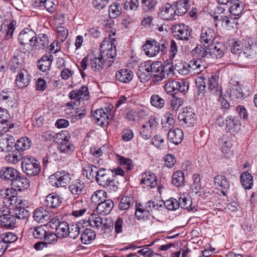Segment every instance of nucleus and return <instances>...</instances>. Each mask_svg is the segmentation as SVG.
<instances>
[{
    "mask_svg": "<svg viewBox=\"0 0 257 257\" xmlns=\"http://www.w3.org/2000/svg\"><path fill=\"white\" fill-rule=\"evenodd\" d=\"M135 215L139 220L144 219L145 218H147V212L145 206H144L140 203H136Z\"/></svg>",
    "mask_w": 257,
    "mask_h": 257,
    "instance_id": "nucleus-59",
    "label": "nucleus"
},
{
    "mask_svg": "<svg viewBox=\"0 0 257 257\" xmlns=\"http://www.w3.org/2000/svg\"><path fill=\"white\" fill-rule=\"evenodd\" d=\"M12 185L19 191H22L27 189L30 186L29 180L25 176H21V173L16 177Z\"/></svg>",
    "mask_w": 257,
    "mask_h": 257,
    "instance_id": "nucleus-27",
    "label": "nucleus"
},
{
    "mask_svg": "<svg viewBox=\"0 0 257 257\" xmlns=\"http://www.w3.org/2000/svg\"><path fill=\"white\" fill-rule=\"evenodd\" d=\"M167 138L171 143L178 145L182 142L184 134L183 131L179 128L170 129L168 133Z\"/></svg>",
    "mask_w": 257,
    "mask_h": 257,
    "instance_id": "nucleus-25",
    "label": "nucleus"
},
{
    "mask_svg": "<svg viewBox=\"0 0 257 257\" xmlns=\"http://www.w3.org/2000/svg\"><path fill=\"white\" fill-rule=\"evenodd\" d=\"M215 185L220 186L221 189V193L225 196L230 186L229 182L223 175H217L214 179Z\"/></svg>",
    "mask_w": 257,
    "mask_h": 257,
    "instance_id": "nucleus-29",
    "label": "nucleus"
},
{
    "mask_svg": "<svg viewBox=\"0 0 257 257\" xmlns=\"http://www.w3.org/2000/svg\"><path fill=\"white\" fill-rule=\"evenodd\" d=\"M164 89L168 94H172L176 90L185 93L188 91L189 83L186 79H180L179 81L173 80L165 84Z\"/></svg>",
    "mask_w": 257,
    "mask_h": 257,
    "instance_id": "nucleus-9",
    "label": "nucleus"
},
{
    "mask_svg": "<svg viewBox=\"0 0 257 257\" xmlns=\"http://www.w3.org/2000/svg\"><path fill=\"white\" fill-rule=\"evenodd\" d=\"M108 36V38H105L101 43L100 54L97 56L93 54L90 58V66L96 73H100L103 70L104 57H106V60L113 59L116 55V47L114 44V39L110 38V34H109Z\"/></svg>",
    "mask_w": 257,
    "mask_h": 257,
    "instance_id": "nucleus-1",
    "label": "nucleus"
},
{
    "mask_svg": "<svg viewBox=\"0 0 257 257\" xmlns=\"http://www.w3.org/2000/svg\"><path fill=\"white\" fill-rule=\"evenodd\" d=\"M23 172L29 176H35L41 172L40 163L33 157H25L21 163Z\"/></svg>",
    "mask_w": 257,
    "mask_h": 257,
    "instance_id": "nucleus-5",
    "label": "nucleus"
},
{
    "mask_svg": "<svg viewBox=\"0 0 257 257\" xmlns=\"http://www.w3.org/2000/svg\"><path fill=\"white\" fill-rule=\"evenodd\" d=\"M208 57L221 58L224 55V47L220 44L214 43L207 46Z\"/></svg>",
    "mask_w": 257,
    "mask_h": 257,
    "instance_id": "nucleus-19",
    "label": "nucleus"
},
{
    "mask_svg": "<svg viewBox=\"0 0 257 257\" xmlns=\"http://www.w3.org/2000/svg\"><path fill=\"white\" fill-rule=\"evenodd\" d=\"M184 100L182 98L176 96L173 94L170 100V108L173 110H177L183 104Z\"/></svg>",
    "mask_w": 257,
    "mask_h": 257,
    "instance_id": "nucleus-62",
    "label": "nucleus"
},
{
    "mask_svg": "<svg viewBox=\"0 0 257 257\" xmlns=\"http://www.w3.org/2000/svg\"><path fill=\"white\" fill-rule=\"evenodd\" d=\"M133 72L128 69H121L119 70L116 72L115 75L116 80L124 83L130 82L133 79Z\"/></svg>",
    "mask_w": 257,
    "mask_h": 257,
    "instance_id": "nucleus-24",
    "label": "nucleus"
},
{
    "mask_svg": "<svg viewBox=\"0 0 257 257\" xmlns=\"http://www.w3.org/2000/svg\"><path fill=\"white\" fill-rule=\"evenodd\" d=\"M122 8L118 1L114 3L110 6L109 13L111 18H116L121 13Z\"/></svg>",
    "mask_w": 257,
    "mask_h": 257,
    "instance_id": "nucleus-52",
    "label": "nucleus"
},
{
    "mask_svg": "<svg viewBox=\"0 0 257 257\" xmlns=\"http://www.w3.org/2000/svg\"><path fill=\"white\" fill-rule=\"evenodd\" d=\"M81 232L80 239L83 244H90L95 238V232L91 229L85 228L84 226V229H82Z\"/></svg>",
    "mask_w": 257,
    "mask_h": 257,
    "instance_id": "nucleus-31",
    "label": "nucleus"
},
{
    "mask_svg": "<svg viewBox=\"0 0 257 257\" xmlns=\"http://www.w3.org/2000/svg\"><path fill=\"white\" fill-rule=\"evenodd\" d=\"M168 42L164 38L157 41L154 39L147 40L144 45V50L146 54L149 57H154L156 56L159 52L162 54H165L167 52Z\"/></svg>",
    "mask_w": 257,
    "mask_h": 257,
    "instance_id": "nucleus-3",
    "label": "nucleus"
},
{
    "mask_svg": "<svg viewBox=\"0 0 257 257\" xmlns=\"http://www.w3.org/2000/svg\"><path fill=\"white\" fill-rule=\"evenodd\" d=\"M98 170L97 167L92 164L86 163L83 167V175L91 180L96 178Z\"/></svg>",
    "mask_w": 257,
    "mask_h": 257,
    "instance_id": "nucleus-34",
    "label": "nucleus"
},
{
    "mask_svg": "<svg viewBox=\"0 0 257 257\" xmlns=\"http://www.w3.org/2000/svg\"><path fill=\"white\" fill-rule=\"evenodd\" d=\"M179 207L188 210L189 211L192 210L194 207L192 206V199L188 195H182L179 199Z\"/></svg>",
    "mask_w": 257,
    "mask_h": 257,
    "instance_id": "nucleus-43",
    "label": "nucleus"
},
{
    "mask_svg": "<svg viewBox=\"0 0 257 257\" xmlns=\"http://www.w3.org/2000/svg\"><path fill=\"white\" fill-rule=\"evenodd\" d=\"M31 145V142L29 138L24 137L20 138L15 144V146L17 151L19 152H23L28 149Z\"/></svg>",
    "mask_w": 257,
    "mask_h": 257,
    "instance_id": "nucleus-45",
    "label": "nucleus"
},
{
    "mask_svg": "<svg viewBox=\"0 0 257 257\" xmlns=\"http://www.w3.org/2000/svg\"><path fill=\"white\" fill-rule=\"evenodd\" d=\"M146 66H149V70L151 73H154L153 75V81L155 83L159 82L164 78L163 73V66L161 61H156L152 62L151 61L145 62Z\"/></svg>",
    "mask_w": 257,
    "mask_h": 257,
    "instance_id": "nucleus-11",
    "label": "nucleus"
},
{
    "mask_svg": "<svg viewBox=\"0 0 257 257\" xmlns=\"http://www.w3.org/2000/svg\"><path fill=\"white\" fill-rule=\"evenodd\" d=\"M33 218L38 222L44 223L50 219V215L43 208L40 207L36 209L34 212Z\"/></svg>",
    "mask_w": 257,
    "mask_h": 257,
    "instance_id": "nucleus-33",
    "label": "nucleus"
},
{
    "mask_svg": "<svg viewBox=\"0 0 257 257\" xmlns=\"http://www.w3.org/2000/svg\"><path fill=\"white\" fill-rule=\"evenodd\" d=\"M114 177L113 170L101 168L97 172L96 181L100 186L115 192L118 189V183L114 181Z\"/></svg>",
    "mask_w": 257,
    "mask_h": 257,
    "instance_id": "nucleus-2",
    "label": "nucleus"
},
{
    "mask_svg": "<svg viewBox=\"0 0 257 257\" xmlns=\"http://www.w3.org/2000/svg\"><path fill=\"white\" fill-rule=\"evenodd\" d=\"M70 138L69 133L66 131L56 134V142L60 144L58 148L61 153L70 154L74 151L75 147L69 142Z\"/></svg>",
    "mask_w": 257,
    "mask_h": 257,
    "instance_id": "nucleus-6",
    "label": "nucleus"
},
{
    "mask_svg": "<svg viewBox=\"0 0 257 257\" xmlns=\"http://www.w3.org/2000/svg\"><path fill=\"white\" fill-rule=\"evenodd\" d=\"M16 22L14 20H6L4 23V27H6V35L5 36V39L6 40L11 38L13 35V33L16 29Z\"/></svg>",
    "mask_w": 257,
    "mask_h": 257,
    "instance_id": "nucleus-42",
    "label": "nucleus"
},
{
    "mask_svg": "<svg viewBox=\"0 0 257 257\" xmlns=\"http://www.w3.org/2000/svg\"><path fill=\"white\" fill-rule=\"evenodd\" d=\"M141 183L145 188L149 189L154 188L158 185L157 177L154 173H145L142 174Z\"/></svg>",
    "mask_w": 257,
    "mask_h": 257,
    "instance_id": "nucleus-17",
    "label": "nucleus"
},
{
    "mask_svg": "<svg viewBox=\"0 0 257 257\" xmlns=\"http://www.w3.org/2000/svg\"><path fill=\"white\" fill-rule=\"evenodd\" d=\"M158 15L163 20H172L176 15L175 6L169 3L163 5Z\"/></svg>",
    "mask_w": 257,
    "mask_h": 257,
    "instance_id": "nucleus-18",
    "label": "nucleus"
},
{
    "mask_svg": "<svg viewBox=\"0 0 257 257\" xmlns=\"http://www.w3.org/2000/svg\"><path fill=\"white\" fill-rule=\"evenodd\" d=\"M68 236L73 239H75L84 229V226L80 222L72 223L69 225Z\"/></svg>",
    "mask_w": 257,
    "mask_h": 257,
    "instance_id": "nucleus-41",
    "label": "nucleus"
},
{
    "mask_svg": "<svg viewBox=\"0 0 257 257\" xmlns=\"http://www.w3.org/2000/svg\"><path fill=\"white\" fill-rule=\"evenodd\" d=\"M208 87L210 91L218 98L222 96L221 86L218 84V77L211 75L208 78Z\"/></svg>",
    "mask_w": 257,
    "mask_h": 257,
    "instance_id": "nucleus-21",
    "label": "nucleus"
},
{
    "mask_svg": "<svg viewBox=\"0 0 257 257\" xmlns=\"http://www.w3.org/2000/svg\"><path fill=\"white\" fill-rule=\"evenodd\" d=\"M229 10L231 15L239 16L243 11V3L239 0H232L229 3Z\"/></svg>",
    "mask_w": 257,
    "mask_h": 257,
    "instance_id": "nucleus-32",
    "label": "nucleus"
},
{
    "mask_svg": "<svg viewBox=\"0 0 257 257\" xmlns=\"http://www.w3.org/2000/svg\"><path fill=\"white\" fill-rule=\"evenodd\" d=\"M113 106L107 104L105 106L96 110L93 114L96 122L101 126H106L111 118Z\"/></svg>",
    "mask_w": 257,
    "mask_h": 257,
    "instance_id": "nucleus-4",
    "label": "nucleus"
},
{
    "mask_svg": "<svg viewBox=\"0 0 257 257\" xmlns=\"http://www.w3.org/2000/svg\"><path fill=\"white\" fill-rule=\"evenodd\" d=\"M135 203V199L132 196H124L121 199L118 208L121 210H125L133 206Z\"/></svg>",
    "mask_w": 257,
    "mask_h": 257,
    "instance_id": "nucleus-44",
    "label": "nucleus"
},
{
    "mask_svg": "<svg viewBox=\"0 0 257 257\" xmlns=\"http://www.w3.org/2000/svg\"><path fill=\"white\" fill-rule=\"evenodd\" d=\"M15 196V190L13 188H6L1 190V201L3 202L2 207H10L13 205Z\"/></svg>",
    "mask_w": 257,
    "mask_h": 257,
    "instance_id": "nucleus-15",
    "label": "nucleus"
},
{
    "mask_svg": "<svg viewBox=\"0 0 257 257\" xmlns=\"http://www.w3.org/2000/svg\"><path fill=\"white\" fill-rule=\"evenodd\" d=\"M240 181L242 186L245 189H250L253 185V177L252 175L247 172L241 174Z\"/></svg>",
    "mask_w": 257,
    "mask_h": 257,
    "instance_id": "nucleus-37",
    "label": "nucleus"
},
{
    "mask_svg": "<svg viewBox=\"0 0 257 257\" xmlns=\"http://www.w3.org/2000/svg\"><path fill=\"white\" fill-rule=\"evenodd\" d=\"M11 210L10 207H1V226L8 228L15 227L16 222L15 216L10 214Z\"/></svg>",
    "mask_w": 257,
    "mask_h": 257,
    "instance_id": "nucleus-12",
    "label": "nucleus"
},
{
    "mask_svg": "<svg viewBox=\"0 0 257 257\" xmlns=\"http://www.w3.org/2000/svg\"><path fill=\"white\" fill-rule=\"evenodd\" d=\"M53 61V56H43L38 62V66L42 72H46L50 70Z\"/></svg>",
    "mask_w": 257,
    "mask_h": 257,
    "instance_id": "nucleus-35",
    "label": "nucleus"
},
{
    "mask_svg": "<svg viewBox=\"0 0 257 257\" xmlns=\"http://www.w3.org/2000/svg\"><path fill=\"white\" fill-rule=\"evenodd\" d=\"M88 222L90 225L93 227L99 228L102 225V218L98 214L95 213L90 215Z\"/></svg>",
    "mask_w": 257,
    "mask_h": 257,
    "instance_id": "nucleus-56",
    "label": "nucleus"
},
{
    "mask_svg": "<svg viewBox=\"0 0 257 257\" xmlns=\"http://www.w3.org/2000/svg\"><path fill=\"white\" fill-rule=\"evenodd\" d=\"M19 172L16 169L11 167H3L1 170V179L8 182H12L15 180Z\"/></svg>",
    "mask_w": 257,
    "mask_h": 257,
    "instance_id": "nucleus-23",
    "label": "nucleus"
},
{
    "mask_svg": "<svg viewBox=\"0 0 257 257\" xmlns=\"http://www.w3.org/2000/svg\"><path fill=\"white\" fill-rule=\"evenodd\" d=\"M31 79V76L30 73L27 70L23 69L18 73L15 83L19 88H23L29 84Z\"/></svg>",
    "mask_w": 257,
    "mask_h": 257,
    "instance_id": "nucleus-16",
    "label": "nucleus"
},
{
    "mask_svg": "<svg viewBox=\"0 0 257 257\" xmlns=\"http://www.w3.org/2000/svg\"><path fill=\"white\" fill-rule=\"evenodd\" d=\"M22 64L19 62V60L16 56H13L9 63L10 69L13 72H19L22 68Z\"/></svg>",
    "mask_w": 257,
    "mask_h": 257,
    "instance_id": "nucleus-55",
    "label": "nucleus"
},
{
    "mask_svg": "<svg viewBox=\"0 0 257 257\" xmlns=\"http://www.w3.org/2000/svg\"><path fill=\"white\" fill-rule=\"evenodd\" d=\"M124 228L123 219L120 217H117L114 224L115 237L117 235H121L123 233Z\"/></svg>",
    "mask_w": 257,
    "mask_h": 257,
    "instance_id": "nucleus-60",
    "label": "nucleus"
},
{
    "mask_svg": "<svg viewBox=\"0 0 257 257\" xmlns=\"http://www.w3.org/2000/svg\"><path fill=\"white\" fill-rule=\"evenodd\" d=\"M13 92L11 90L5 89L2 91L1 93V103H3V105L6 107H12L13 105Z\"/></svg>",
    "mask_w": 257,
    "mask_h": 257,
    "instance_id": "nucleus-40",
    "label": "nucleus"
},
{
    "mask_svg": "<svg viewBox=\"0 0 257 257\" xmlns=\"http://www.w3.org/2000/svg\"><path fill=\"white\" fill-rule=\"evenodd\" d=\"M2 157L8 163L11 164H16L20 160L17 155L16 151L11 150L10 152L4 153Z\"/></svg>",
    "mask_w": 257,
    "mask_h": 257,
    "instance_id": "nucleus-53",
    "label": "nucleus"
},
{
    "mask_svg": "<svg viewBox=\"0 0 257 257\" xmlns=\"http://www.w3.org/2000/svg\"><path fill=\"white\" fill-rule=\"evenodd\" d=\"M84 182L80 179H76L73 181L68 186L70 192L74 195L77 196L82 194L84 188Z\"/></svg>",
    "mask_w": 257,
    "mask_h": 257,
    "instance_id": "nucleus-26",
    "label": "nucleus"
},
{
    "mask_svg": "<svg viewBox=\"0 0 257 257\" xmlns=\"http://www.w3.org/2000/svg\"><path fill=\"white\" fill-rule=\"evenodd\" d=\"M19 44H29L30 45L38 46L39 42L36 33L31 29L26 28L20 33L18 38Z\"/></svg>",
    "mask_w": 257,
    "mask_h": 257,
    "instance_id": "nucleus-10",
    "label": "nucleus"
},
{
    "mask_svg": "<svg viewBox=\"0 0 257 257\" xmlns=\"http://www.w3.org/2000/svg\"><path fill=\"white\" fill-rule=\"evenodd\" d=\"M226 127L228 131H235L239 126V121L235 117H232L231 116H228L226 119Z\"/></svg>",
    "mask_w": 257,
    "mask_h": 257,
    "instance_id": "nucleus-54",
    "label": "nucleus"
},
{
    "mask_svg": "<svg viewBox=\"0 0 257 257\" xmlns=\"http://www.w3.org/2000/svg\"><path fill=\"white\" fill-rule=\"evenodd\" d=\"M106 199V193L105 191L99 190L93 193L91 199L92 202L97 205H99Z\"/></svg>",
    "mask_w": 257,
    "mask_h": 257,
    "instance_id": "nucleus-49",
    "label": "nucleus"
},
{
    "mask_svg": "<svg viewBox=\"0 0 257 257\" xmlns=\"http://www.w3.org/2000/svg\"><path fill=\"white\" fill-rule=\"evenodd\" d=\"M163 202L158 200L148 201L145 204V209L147 212V218L150 212L154 211L161 210L163 208Z\"/></svg>",
    "mask_w": 257,
    "mask_h": 257,
    "instance_id": "nucleus-36",
    "label": "nucleus"
},
{
    "mask_svg": "<svg viewBox=\"0 0 257 257\" xmlns=\"http://www.w3.org/2000/svg\"><path fill=\"white\" fill-rule=\"evenodd\" d=\"M174 37L178 40H188L191 35V31L189 27L183 24L175 25L173 27Z\"/></svg>",
    "mask_w": 257,
    "mask_h": 257,
    "instance_id": "nucleus-14",
    "label": "nucleus"
},
{
    "mask_svg": "<svg viewBox=\"0 0 257 257\" xmlns=\"http://www.w3.org/2000/svg\"><path fill=\"white\" fill-rule=\"evenodd\" d=\"M179 123L184 128L192 127L196 121V117L193 109L190 107L183 108L178 116Z\"/></svg>",
    "mask_w": 257,
    "mask_h": 257,
    "instance_id": "nucleus-7",
    "label": "nucleus"
},
{
    "mask_svg": "<svg viewBox=\"0 0 257 257\" xmlns=\"http://www.w3.org/2000/svg\"><path fill=\"white\" fill-rule=\"evenodd\" d=\"M29 216V211L25 208L21 207H17L15 210L14 216L19 219H27Z\"/></svg>",
    "mask_w": 257,
    "mask_h": 257,
    "instance_id": "nucleus-64",
    "label": "nucleus"
},
{
    "mask_svg": "<svg viewBox=\"0 0 257 257\" xmlns=\"http://www.w3.org/2000/svg\"><path fill=\"white\" fill-rule=\"evenodd\" d=\"M69 225L66 221H60L56 225V232L60 238H65L69 234Z\"/></svg>",
    "mask_w": 257,
    "mask_h": 257,
    "instance_id": "nucleus-39",
    "label": "nucleus"
},
{
    "mask_svg": "<svg viewBox=\"0 0 257 257\" xmlns=\"http://www.w3.org/2000/svg\"><path fill=\"white\" fill-rule=\"evenodd\" d=\"M15 141L12 136L1 133V151L6 153L11 151L15 146Z\"/></svg>",
    "mask_w": 257,
    "mask_h": 257,
    "instance_id": "nucleus-20",
    "label": "nucleus"
},
{
    "mask_svg": "<svg viewBox=\"0 0 257 257\" xmlns=\"http://www.w3.org/2000/svg\"><path fill=\"white\" fill-rule=\"evenodd\" d=\"M188 0H179L176 3L175 7L176 15L182 16L185 14L188 8Z\"/></svg>",
    "mask_w": 257,
    "mask_h": 257,
    "instance_id": "nucleus-48",
    "label": "nucleus"
},
{
    "mask_svg": "<svg viewBox=\"0 0 257 257\" xmlns=\"http://www.w3.org/2000/svg\"><path fill=\"white\" fill-rule=\"evenodd\" d=\"M47 227L45 225L35 227L33 231V236L38 239L44 238L47 231Z\"/></svg>",
    "mask_w": 257,
    "mask_h": 257,
    "instance_id": "nucleus-58",
    "label": "nucleus"
},
{
    "mask_svg": "<svg viewBox=\"0 0 257 257\" xmlns=\"http://www.w3.org/2000/svg\"><path fill=\"white\" fill-rule=\"evenodd\" d=\"M203 62L198 59H193L188 63L191 73L194 71V73H199L205 68L202 65Z\"/></svg>",
    "mask_w": 257,
    "mask_h": 257,
    "instance_id": "nucleus-46",
    "label": "nucleus"
},
{
    "mask_svg": "<svg viewBox=\"0 0 257 257\" xmlns=\"http://www.w3.org/2000/svg\"><path fill=\"white\" fill-rule=\"evenodd\" d=\"M70 179L69 174L64 171H57L49 177V183L53 187L66 186Z\"/></svg>",
    "mask_w": 257,
    "mask_h": 257,
    "instance_id": "nucleus-8",
    "label": "nucleus"
},
{
    "mask_svg": "<svg viewBox=\"0 0 257 257\" xmlns=\"http://www.w3.org/2000/svg\"><path fill=\"white\" fill-rule=\"evenodd\" d=\"M62 202V198L56 193H52L46 197L44 205L48 208H57L59 207Z\"/></svg>",
    "mask_w": 257,
    "mask_h": 257,
    "instance_id": "nucleus-22",
    "label": "nucleus"
},
{
    "mask_svg": "<svg viewBox=\"0 0 257 257\" xmlns=\"http://www.w3.org/2000/svg\"><path fill=\"white\" fill-rule=\"evenodd\" d=\"M175 69L182 75H186L191 73L188 63L184 61H181L175 64Z\"/></svg>",
    "mask_w": 257,
    "mask_h": 257,
    "instance_id": "nucleus-51",
    "label": "nucleus"
},
{
    "mask_svg": "<svg viewBox=\"0 0 257 257\" xmlns=\"http://www.w3.org/2000/svg\"><path fill=\"white\" fill-rule=\"evenodd\" d=\"M207 46L205 45H198L191 51L192 55L194 57L198 58V59L202 60V58L208 57Z\"/></svg>",
    "mask_w": 257,
    "mask_h": 257,
    "instance_id": "nucleus-38",
    "label": "nucleus"
},
{
    "mask_svg": "<svg viewBox=\"0 0 257 257\" xmlns=\"http://www.w3.org/2000/svg\"><path fill=\"white\" fill-rule=\"evenodd\" d=\"M150 102L152 106L159 108H163L165 104L164 99L156 94H154L151 96Z\"/></svg>",
    "mask_w": 257,
    "mask_h": 257,
    "instance_id": "nucleus-57",
    "label": "nucleus"
},
{
    "mask_svg": "<svg viewBox=\"0 0 257 257\" xmlns=\"http://www.w3.org/2000/svg\"><path fill=\"white\" fill-rule=\"evenodd\" d=\"M152 132L153 131L149 128L148 123L144 124L140 128L141 136L145 140H148L151 138Z\"/></svg>",
    "mask_w": 257,
    "mask_h": 257,
    "instance_id": "nucleus-61",
    "label": "nucleus"
},
{
    "mask_svg": "<svg viewBox=\"0 0 257 257\" xmlns=\"http://www.w3.org/2000/svg\"><path fill=\"white\" fill-rule=\"evenodd\" d=\"M145 62L142 64L139 68L138 75L141 82L146 83L149 81L151 77V72L149 70V66H146Z\"/></svg>",
    "mask_w": 257,
    "mask_h": 257,
    "instance_id": "nucleus-30",
    "label": "nucleus"
},
{
    "mask_svg": "<svg viewBox=\"0 0 257 257\" xmlns=\"http://www.w3.org/2000/svg\"><path fill=\"white\" fill-rule=\"evenodd\" d=\"M216 36V33L213 29L207 27H203L200 35V43L203 46H208L214 43Z\"/></svg>",
    "mask_w": 257,
    "mask_h": 257,
    "instance_id": "nucleus-13",
    "label": "nucleus"
},
{
    "mask_svg": "<svg viewBox=\"0 0 257 257\" xmlns=\"http://www.w3.org/2000/svg\"><path fill=\"white\" fill-rule=\"evenodd\" d=\"M185 181V176L184 173L179 170L175 172L172 175V183L177 187H181L184 185Z\"/></svg>",
    "mask_w": 257,
    "mask_h": 257,
    "instance_id": "nucleus-47",
    "label": "nucleus"
},
{
    "mask_svg": "<svg viewBox=\"0 0 257 257\" xmlns=\"http://www.w3.org/2000/svg\"><path fill=\"white\" fill-rule=\"evenodd\" d=\"M219 143L222 152L224 154L227 153L232 147L231 139L227 136H222L219 139Z\"/></svg>",
    "mask_w": 257,
    "mask_h": 257,
    "instance_id": "nucleus-50",
    "label": "nucleus"
},
{
    "mask_svg": "<svg viewBox=\"0 0 257 257\" xmlns=\"http://www.w3.org/2000/svg\"><path fill=\"white\" fill-rule=\"evenodd\" d=\"M163 205L168 210L171 211L175 210L179 207V201L174 198H170L165 201L163 203Z\"/></svg>",
    "mask_w": 257,
    "mask_h": 257,
    "instance_id": "nucleus-63",
    "label": "nucleus"
},
{
    "mask_svg": "<svg viewBox=\"0 0 257 257\" xmlns=\"http://www.w3.org/2000/svg\"><path fill=\"white\" fill-rule=\"evenodd\" d=\"M113 207V201L109 199H105L97 205L96 210L98 214L105 215L111 211Z\"/></svg>",
    "mask_w": 257,
    "mask_h": 257,
    "instance_id": "nucleus-28",
    "label": "nucleus"
}]
</instances>
